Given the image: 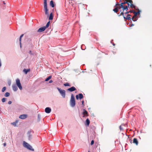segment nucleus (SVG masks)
Here are the masks:
<instances>
[{"label":"nucleus","mask_w":152,"mask_h":152,"mask_svg":"<svg viewBox=\"0 0 152 152\" xmlns=\"http://www.w3.org/2000/svg\"><path fill=\"white\" fill-rule=\"evenodd\" d=\"M50 22V21H49L47 22L45 26H42L39 28L37 30V32H38L41 33L45 31L46 28H47L49 26Z\"/></svg>","instance_id":"obj_1"},{"label":"nucleus","mask_w":152,"mask_h":152,"mask_svg":"<svg viewBox=\"0 0 152 152\" xmlns=\"http://www.w3.org/2000/svg\"><path fill=\"white\" fill-rule=\"evenodd\" d=\"M70 103V105L72 107H75L76 104L75 97L72 94H71Z\"/></svg>","instance_id":"obj_2"},{"label":"nucleus","mask_w":152,"mask_h":152,"mask_svg":"<svg viewBox=\"0 0 152 152\" xmlns=\"http://www.w3.org/2000/svg\"><path fill=\"white\" fill-rule=\"evenodd\" d=\"M23 145L24 147L26 148L29 150L33 151H34V149L33 148L32 146L25 141H24L23 142Z\"/></svg>","instance_id":"obj_3"},{"label":"nucleus","mask_w":152,"mask_h":152,"mask_svg":"<svg viewBox=\"0 0 152 152\" xmlns=\"http://www.w3.org/2000/svg\"><path fill=\"white\" fill-rule=\"evenodd\" d=\"M44 5L45 14L49 16L48 10L47 8V0H44Z\"/></svg>","instance_id":"obj_4"},{"label":"nucleus","mask_w":152,"mask_h":152,"mask_svg":"<svg viewBox=\"0 0 152 152\" xmlns=\"http://www.w3.org/2000/svg\"><path fill=\"white\" fill-rule=\"evenodd\" d=\"M57 89H58L62 97L64 98H65L66 96L65 91L64 90L62 89L61 88L58 87H57Z\"/></svg>","instance_id":"obj_5"},{"label":"nucleus","mask_w":152,"mask_h":152,"mask_svg":"<svg viewBox=\"0 0 152 152\" xmlns=\"http://www.w3.org/2000/svg\"><path fill=\"white\" fill-rule=\"evenodd\" d=\"M34 133V131L31 129L27 133V135L28 137V139L29 140H31L32 139V135Z\"/></svg>","instance_id":"obj_6"},{"label":"nucleus","mask_w":152,"mask_h":152,"mask_svg":"<svg viewBox=\"0 0 152 152\" xmlns=\"http://www.w3.org/2000/svg\"><path fill=\"white\" fill-rule=\"evenodd\" d=\"M119 3L118 2L116 3L114 7L115 8L113 10V11L115 13H117L119 9H120L121 7L118 6Z\"/></svg>","instance_id":"obj_7"},{"label":"nucleus","mask_w":152,"mask_h":152,"mask_svg":"<svg viewBox=\"0 0 152 152\" xmlns=\"http://www.w3.org/2000/svg\"><path fill=\"white\" fill-rule=\"evenodd\" d=\"M16 83L17 86L19 88V89L21 90L22 89V87L20 82V81L18 78L16 80Z\"/></svg>","instance_id":"obj_8"},{"label":"nucleus","mask_w":152,"mask_h":152,"mask_svg":"<svg viewBox=\"0 0 152 152\" xmlns=\"http://www.w3.org/2000/svg\"><path fill=\"white\" fill-rule=\"evenodd\" d=\"M82 114L83 115V117L84 118L88 116V112L85 109H83Z\"/></svg>","instance_id":"obj_9"},{"label":"nucleus","mask_w":152,"mask_h":152,"mask_svg":"<svg viewBox=\"0 0 152 152\" xmlns=\"http://www.w3.org/2000/svg\"><path fill=\"white\" fill-rule=\"evenodd\" d=\"M83 98V94L81 93H80L78 95H77L76 96V98L77 100H78L79 99H81Z\"/></svg>","instance_id":"obj_10"},{"label":"nucleus","mask_w":152,"mask_h":152,"mask_svg":"<svg viewBox=\"0 0 152 152\" xmlns=\"http://www.w3.org/2000/svg\"><path fill=\"white\" fill-rule=\"evenodd\" d=\"M28 117V115L26 114H22L19 116V118L22 119H24Z\"/></svg>","instance_id":"obj_11"},{"label":"nucleus","mask_w":152,"mask_h":152,"mask_svg":"<svg viewBox=\"0 0 152 152\" xmlns=\"http://www.w3.org/2000/svg\"><path fill=\"white\" fill-rule=\"evenodd\" d=\"M76 90V89L74 86H72L67 89V91L70 92H72Z\"/></svg>","instance_id":"obj_12"},{"label":"nucleus","mask_w":152,"mask_h":152,"mask_svg":"<svg viewBox=\"0 0 152 152\" xmlns=\"http://www.w3.org/2000/svg\"><path fill=\"white\" fill-rule=\"evenodd\" d=\"M51 108L49 107H47L45 109V112L47 113H50L51 112Z\"/></svg>","instance_id":"obj_13"},{"label":"nucleus","mask_w":152,"mask_h":152,"mask_svg":"<svg viewBox=\"0 0 152 152\" xmlns=\"http://www.w3.org/2000/svg\"><path fill=\"white\" fill-rule=\"evenodd\" d=\"M127 3H128V1H125L124 2H121V4H119V3L118 6L121 8L122 7H124V5L125 4H126Z\"/></svg>","instance_id":"obj_14"},{"label":"nucleus","mask_w":152,"mask_h":152,"mask_svg":"<svg viewBox=\"0 0 152 152\" xmlns=\"http://www.w3.org/2000/svg\"><path fill=\"white\" fill-rule=\"evenodd\" d=\"M140 12L141 11L140 10L138 12H135L134 10L133 13L134 14V17H136L138 15L140 14Z\"/></svg>","instance_id":"obj_15"},{"label":"nucleus","mask_w":152,"mask_h":152,"mask_svg":"<svg viewBox=\"0 0 152 152\" xmlns=\"http://www.w3.org/2000/svg\"><path fill=\"white\" fill-rule=\"evenodd\" d=\"M30 69H24L23 70V72L25 73V74H27V73L30 72Z\"/></svg>","instance_id":"obj_16"},{"label":"nucleus","mask_w":152,"mask_h":152,"mask_svg":"<svg viewBox=\"0 0 152 152\" xmlns=\"http://www.w3.org/2000/svg\"><path fill=\"white\" fill-rule=\"evenodd\" d=\"M12 87L13 90L14 91H16L18 89L17 86H16L15 84L13 85L12 86Z\"/></svg>","instance_id":"obj_17"},{"label":"nucleus","mask_w":152,"mask_h":152,"mask_svg":"<svg viewBox=\"0 0 152 152\" xmlns=\"http://www.w3.org/2000/svg\"><path fill=\"white\" fill-rule=\"evenodd\" d=\"M53 15L52 12H51L49 17V20H52L53 19Z\"/></svg>","instance_id":"obj_18"},{"label":"nucleus","mask_w":152,"mask_h":152,"mask_svg":"<svg viewBox=\"0 0 152 152\" xmlns=\"http://www.w3.org/2000/svg\"><path fill=\"white\" fill-rule=\"evenodd\" d=\"M90 123V121L89 119L87 118L85 122V124L86 126H88Z\"/></svg>","instance_id":"obj_19"},{"label":"nucleus","mask_w":152,"mask_h":152,"mask_svg":"<svg viewBox=\"0 0 152 152\" xmlns=\"http://www.w3.org/2000/svg\"><path fill=\"white\" fill-rule=\"evenodd\" d=\"M50 5L52 7H55V4L54 1L53 0H51L50 2Z\"/></svg>","instance_id":"obj_20"},{"label":"nucleus","mask_w":152,"mask_h":152,"mask_svg":"<svg viewBox=\"0 0 152 152\" xmlns=\"http://www.w3.org/2000/svg\"><path fill=\"white\" fill-rule=\"evenodd\" d=\"M123 9V11L125 10H126V11L129 9V6H124V7H121Z\"/></svg>","instance_id":"obj_21"},{"label":"nucleus","mask_w":152,"mask_h":152,"mask_svg":"<svg viewBox=\"0 0 152 152\" xmlns=\"http://www.w3.org/2000/svg\"><path fill=\"white\" fill-rule=\"evenodd\" d=\"M133 143L137 145L138 144V141L137 138H134L133 140Z\"/></svg>","instance_id":"obj_22"},{"label":"nucleus","mask_w":152,"mask_h":152,"mask_svg":"<svg viewBox=\"0 0 152 152\" xmlns=\"http://www.w3.org/2000/svg\"><path fill=\"white\" fill-rule=\"evenodd\" d=\"M133 12H134V10H129V11H126V12H125L124 13L125 14H128L129 13H133Z\"/></svg>","instance_id":"obj_23"},{"label":"nucleus","mask_w":152,"mask_h":152,"mask_svg":"<svg viewBox=\"0 0 152 152\" xmlns=\"http://www.w3.org/2000/svg\"><path fill=\"white\" fill-rule=\"evenodd\" d=\"M124 19H125L126 20H131L132 19L130 17H129L127 16L126 17H125L124 16Z\"/></svg>","instance_id":"obj_24"},{"label":"nucleus","mask_w":152,"mask_h":152,"mask_svg":"<svg viewBox=\"0 0 152 152\" xmlns=\"http://www.w3.org/2000/svg\"><path fill=\"white\" fill-rule=\"evenodd\" d=\"M130 7L132 8H137V7L134 5L133 4H131L130 5Z\"/></svg>","instance_id":"obj_25"},{"label":"nucleus","mask_w":152,"mask_h":152,"mask_svg":"<svg viewBox=\"0 0 152 152\" xmlns=\"http://www.w3.org/2000/svg\"><path fill=\"white\" fill-rule=\"evenodd\" d=\"M51 77L52 76L51 75H50L45 79V81H47L50 80L51 78Z\"/></svg>","instance_id":"obj_26"},{"label":"nucleus","mask_w":152,"mask_h":152,"mask_svg":"<svg viewBox=\"0 0 152 152\" xmlns=\"http://www.w3.org/2000/svg\"><path fill=\"white\" fill-rule=\"evenodd\" d=\"M18 122V121L16 120L15 122L11 123V124L14 126H16V124Z\"/></svg>","instance_id":"obj_27"},{"label":"nucleus","mask_w":152,"mask_h":152,"mask_svg":"<svg viewBox=\"0 0 152 152\" xmlns=\"http://www.w3.org/2000/svg\"><path fill=\"white\" fill-rule=\"evenodd\" d=\"M10 95V93L9 92H6L4 95V96L5 97H8Z\"/></svg>","instance_id":"obj_28"},{"label":"nucleus","mask_w":152,"mask_h":152,"mask_svg":"<svg viewBox=\"0 0 152 152\" xmlns=\"http://www.w3.org/2000/svg\"><path fill=\"white\" fill-rule=\"evenodd\" d=\"M40 118L41 116L39 114L38 115V118H37V121L38 122H39L40 120Z\"/></svg>","instance_id":"obj_29"},{"label":"nucleus","mask_w":152,"mask_h":152,"mask_svg":"<svg viewBox=\"0 0 152 152\" xmlns=\"http://www.w3.org/2000/svg\"><path fill=\"white\" fill-rule=\"evenodd\" d=\"M64 86H70V84L68 83H64Z\"/></svg>","instance_id":"obj_30"},{"label":"nucleus","mask_w":152,"mask_h":152,"mask_svg":"<svg viewBox=\"0 0 152 152\" xmlns=\"http://www.w3.org/2000/svg\"><path fill=\"white\" fill-rule=\"evenodd\" d=\"M124 14H125V13H124V11H123L122 12H121V14H120L119 15H118V16H121V15H123V16L124 17Z\"/></svg>","instance_id":"obj_31"},{"label":"nucleus","mask_w":152,"mask_h":152,"mask_svg":"<svg viewBox=\"0 0 152 152\" xmlns=\"http://www.w3.org/2000/svg\"><path fill=\"white\" fill-rule=\"evenodd\" d=\"M6 89V87H4L2 89V92H4Z\"/></svg>","instance_id":"obj_32"},{"label":"nucleus","mask_w":152,"mask_h":152,"mask_svg":"<svg viewBox=\"0 0 152 152\" xmlns=\"http://www.w3.org/2000/svg\"><path fill=\"white\" fill-rule=\"evenodd\" d=\"M6 98H3L2 99H1V101H2V102H5V101H6Z\"/></svg>","instance_id":"obj_33"},{"label":"nucleus","mask_w":152,"mask_h":152,"mask_svg":"<svg viewBox=\"0 0 152 152\" xmlns=\"http://www.w3.org/2000/svg\"><path fill=\"white\" fill-rule=\"evenodd\" d=\"M134 16L132 18V20L134 21H136L137 20V18H136V19H134Z\"/></svg>","instance_id":"obj_34"},{"label":"nucleus","mask_w":152,"mask_h":152,"mask_svg":"<svg viewBox=\"0 0 152 152\" xmlns=\"http://www.w3.org/2000/svg\"><path fill=\"white\" fill-rule=\"evenodd\" d=\"M82 107H84L85 106L84 101V100H83L82 101Z\"/></svg>","instance_id":"obj_35"},{"label":"nucleus","mask_w":152,"mask_h":152,"mask_svg":"<svg viewBox=\"0 0 152 152\" xmlns=\"http://www.w3.org/2000/svg\"><path fill=\"white\" fill-rule=\"evenodd\" d=\"M94 140H91V145H92L94 144Z\"/></svg>","instance_id":"obj_36"},{"label":"nucleus","mask_w":152,"mask_h":152,"mask_svg":"<svg viewBox=\"0 0 152 152\" xmlns=\"http://www.w3.org/2000/svg\"><path fill=\"white\" fill-rule=\"evenodd\" d=\"M30 45V48H32L33 47L34 45L31 43H29Z\"/></svg>","instance_id":"obj_37"},{"label":"nucleus","mask_w":152,"mask_h":152,"mask_svg":"<svg viewBox=\"0 0 152 152\" xmlns=\"http://www.w3.org/2000/svg\"><path fill=\"white\" fill-rule=\"evenodd\" d=\"M2 8L4 10L6 8V6L5 5H3L2 6Z\"/></svg>","instance_id":"obj_38"},{"label":"nucleus","mask_w":152,"mask_h":152,"mask_svg":"<svg viewBox=\"0 0 152 152\" xmlns=\"http://www.w3.org/2000/svg\"><path fill=\"white\" fill-rule=\"evenodd\" d=\"M129 1H128V2H129V3H130V4H133V2L132 1V0H130Z\"/></svg>","instance_id":"obj_39"},{"label":"nucleus","mask_w":152,"mask_h":152,"mask_svg":"<svg viewBox=\"0 0 152 152\" xmlns=\"http://www.w3.org/2000/svg\"><path fill=\"white\" fill-rule=\"evenodd\" d=\"M11 81H8V85L9 86H10V84H11Z\"/></svg>","instance_id":"obj_40"},{"label":"nucleus","mask_w":152,"mask_h":152,"mask_svg":"<svg viewBox=\"0 0 152 152\" xmlns=\"http://www.w3.org/2000/svg\"><path fill=\"white\" fill-rule=\"evenodd\" d=\"M119 129H120V130L121 131L123 129V128L121 126H119Z\"/></svg>","instance_id":"obj_41"},{"label":"nucleus","mask_w":152,"mask_h":152,"mask_svg":"<svg viewBox=\"0 0 152 152\" xmlns=\"http://www.w3.org/2000/svg\"><path fill=\"white\" fill-rule=\"evenodd\" d=\"M83 46H84V45H82L81 46V49H82V50H85V48H84V49H83Z\"/></svg>","instance_id":"obj_42"},{"label":"nucleus","mask_w":152,"mask_h":152,"mask_svg":"<svg viewBox=\"0 0 152 152\" xmlns=\"http://www.w3.org/2000/svg\"><path fill=\"white\" fill-rule=\"evenodd\" d=\"M29 53L31 54V55H33V54L31 53V50H29Z\"/></svg>","instance_id":"obj_43"},{"label":"nucleus","mask_w":152,"mask_h":152,"mask_svg":"<svg viewBox=\"0 0 152 152\" xmlns=\"http://www.w3.org/2000/svg\"><path fill=\"white\" fill-rule=\"evenodd\" d=\"M113 41V40H111V43H112V44L113 45V46H115V44L114 43H112V41Z\"/></svg>","instance_id":"obj_44"},{"label":"nucleus","mask_w":152,"mask_h":152,"mask_svg":"<svg viewBox=\"0 0 152 152\" xmlns=\"http://www.w3.org/2000/svg\"><path fill=\"white\" fill-rule=\"evenodd\" d=\"M12 103V101H10L8 102V104H11Z\"/></svg>","instance_id":"obj_45"},{"label":"nucleus","mask_w":152,"mask_h":152,"mask_svg":"<svg viewBox=\"0 0 152 152\" xmlns=\"http://www.w3.org/2000/svg\"><path fill=\"white\" fill-rule=\"evenodd\" d=\"M53 81L52 80H50L49 81V83H51L53 82Z\"/></svg>","instance_id":"obj_46"},{"label":"nucleus","mask_w":152,"mask_h":152,"mask_svg":"<svg viewBox=\"0 0 152 152\" xmlns=\"http://www.w3.org/2000/svg\"><path fill=\"white\" fill-rule=\"evenodd\" d=\"M126 4H127V6H129V7L130 6V4H129V3L128 2V3H127Z\"/></svg>","instance_id":"obj_47"},{"label":"nucleus","mask_w":152,"mask_h":152,"mask_svg":"<svg viewBox=\"0 0 152 152\" xmlns=\"http://www.w3.org/2000/svg\"><path fill=\"white\" fill-rule=\"evenodd\" d=\"M23 35H24L23 34H22L21 35H20V38H22V37H23Z\"/></svg>","instance_id":"obj_48"},{"label":"nucleus","mask_w":152,"mask_h":152,"mask_svg":"<svg viewBox=\"0 0 152 152\" xmlns=\"http://www.w3.org/2000/svg\"><path fill=\"white\" fill-rule=\"evenodd\" d=\"M135 10H138L139 11V9L137 7V8H134Z\"/></svg>","instance_id":"obj_49"},{"label":"nucleus","mask_w":152,"mask_h":152,"mask_svg":"<svg viewBox=\"0 0 152 152\" xmlns=\"http://www.w3.org/2000/svg\"><path fill=\"white\" fill-rule=\"evenodd\" d=\"M21 38H19V41H20V42H21Z\"/></svg>","instance_id":"obj_50"},{"label":"nucleus","mask_w":152,"mask_h":152,"mask_svg":"<svg viewBox=\"0 0 152 152\" xmlns=\"http://www.w3.org/2000/svg\"><path fill=\"white\" fill-rule=\"evenodd\" d=\"M4 146H5L6 145V143H4L3 144Z\"/></svg>","instance_id":"obj_51"},{"label":"nucleus","mask_w":152,"mask_h":152,"mask_svg":"<svg viewBox=\"0 0 152 152\" xmlns=\"http://www.w3.org/2000/svg\"><path fill=\"white\" fill-rule=\"evenodd\" d=\"M127 16H129V17H130L131 16V15H130V14H127Z\"/></svg>","instance_id":"obj_52"},{"label":"nucleus","mask_w":152,"mask_h":152,"mask_svg":"<svg viewBox=\"0 0 152 152\" xmlns=\"http://www.w3.org/2000/svg\"><path fill=\"white\" fill-rule=\"evenodd\" d=\"M3 4H4V5H5V4L6 3H5V1H3Z\"/></svg>","instance_id":"obj_53"},{"label":"nucleus","mask_w":152,"mask_h":152,"mask_svg":"<svg viewBox=\"0 0 152 152\" xmlns=\"http://www.w3.org/2000/svg\"><path fill=\"white\" fill-rule=\"evenodd\" d=\"M20 47L21 48V43L20 42Z\"/></svg>","instance_id":"obj_54"},{"label":"nucleus","mask_w":152,"mask_h":152,"mask_svg":"<svg viewBox=\"0 0 152 152\" xmlns=\"http://www.w3.org/2000/svg\"><path fill=\"white\" fill-rule=\"evenodd\" d=\"M129 140L130 141V143H132V140H131L130 139Z\"/></svg>","instance_id":"obj_55"},{"label":"nucleus","mask_w":152,"mask_h":152,"mask_svg":"<svg viewBox=\"0 0 152 152\" xmlns=\"http://www.w3.org/2000/svg\"><path fill=\"white\" fill-rule=\"evenodd\" d=\"M134 25L133 24H132V26H133Z\"/></svg>","instance_id":"obj_56"},{"label":"nucleus","mask_w":152,"mask_h":152,"mask_svg":"<svg viewBox=\"0 0 152 152\" xmlns=\"http://www.w3.org/2000/svg\"><path fill=\"white\" fill-rule=\"evenodd\" d=\"M121 0H120V1L121 2Z\"/></svg>","instance_id":"obj_57"},{"label":"nucleus","mask_w":152,"mask_h":152,"mask_svg":"<svg viewBox=\"0 0 152 152\" xmlns=\"http://www.w3.org/2000/svg\"><path fill=\"white\" fill-rule=\"evenodd\" d=\"M88 152H90V151H88Z\"/></svg>","instance_id":"obj_58"}]
</instances>
